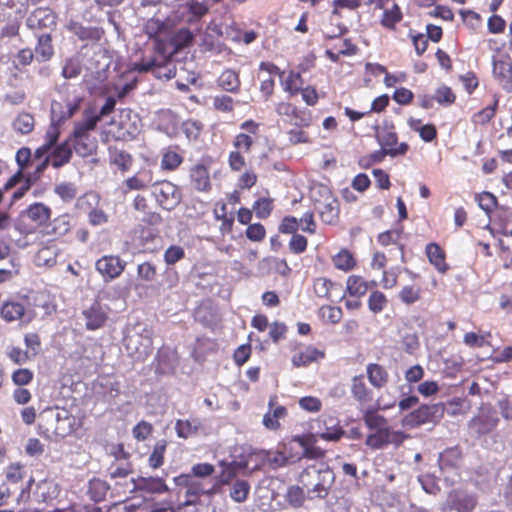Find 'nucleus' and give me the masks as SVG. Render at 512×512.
Instances as JSON below:
<instances>
[{"mask_svg": "<svg viewBox=\"0 0 512 512\" xmlns=\"http://www.w3.org/2000/svg\"><path fill=\"white\" fill-rule=\"evenodd\" d=\"M298 481L310 498L324 499L335 482V473L326 463L312 464L302 470Z\"/></svg>", "mask_w": 512, "mask_h": 512, "instance_id": "nucleus-1", "label": "nucleus"}, {"mask_svg": "<svg viewBox=\"0 0 512 512\" xmlns=\"http://www.w3.org/2000/svg\"><path fill=\"white\" fill-rule=\"evenodd\" d=\"M52 210L41 202L29 205L23 210L15 221V228L22 234L28 235L35 232H43V227L51 219Z\"/></svg>", "mask_w": 512, "mask_h": 512, "instance_id": "nucleus-2", "label": "nucleus"}, {"mask_svg": "<svg viewBox=\"0 0 512 512\" xmlns=\"http://www.w3.org/2000/svg\"><path fill=\"white\" fill-rule=\"evenodd\" d=\"M15 159L18 164V170L4 185V189L9 190L20 184V187L12 194V201L21 199L32 186L31 176H24L23 174L30 163L31 150L27 147L20 148L16 153Z\"/></svg>", "mask_w": 512, "mask_h": 512, "instance_id": "nucleus-3", "label": "nucleus"}, {"mask_svg": "<svg viewBox=\"0 0 512 512\" xmlns=\"http://www.w3.org/2000/svg\"><path fill=\"white\" fill-rule=\"evenodd\" d=\"M174 483L177 487L186 489L183 505H195L203 495L211 496L217 492L216 484L209 485L193 475L180 474L174 478Z\"/></svg>", "mask_w": 512, "mask_h": 512, "instance_id": "nucleus-4", "label": "nucleus"}, {"mask_svg": "<svg viewBox=\"0 0 512 512\" xmlns=\"http://www.w3.org/2000/svg\"><path fill=\"white\" fill-rule=\"evenodd\" d=\"M275 112L279 116L286 117L289 123L297 128H308L313 121L312 112L306 108H300L289 101H280L275 105Z\"/></svg>", "mask_w": 512, "mask_h": 512, "instance_id": "nucleus-5", "label": "nucleus"}, {"mask_svg": "<svg viewBox=\"0 0 512 512\" xmlns=\"http://www.w3.org/2000/svg\"><path fill=\"white\" fill-rule=\"evenodd\" d=\"M443 411L444 407L442 404L420 405L417 409L404 416L403 425L414 428L434 422L443 415Z\"/></svg>", "mask_w": 512, "mask_h": 512, "instance_id": "nucleus-6", "label": "nucleus"}, {"mask_svg": "<svg viewBox=\"0 0 512 512\" xmlns=\"http://www.w3.org/2000/svg\"><path fill=\"white\" fill-rule=\"evenodd\" d=\"M153 195L157 203L165 210L174 209L182 200L179 187L168 180L155 183Z\"/></svg>", "mask_w": 512, "mask_h": 512, "instance_id": "nucleus-7", "label": "nucleus"}, {"mask_svg": "<svg viewBox=\"0 0 512 512\" xmlns=\"http://www.w3.org/2000/svg\"><path fill=\"white\" fill-rule=\"evenodd\" d=\"M376 140L391 157L404 156L409 150V145L406 142L399 143L398 134L393 124L385 126L381 133L376 135Z\"/></svg>", "mask_w": 512, "mask_h": 512, "instance_id": "nucleus-8", "label": "nucleus"}, {"mask_svg": "<svg viewBox=\"0 0 512 512\" xmlns=\"http://www.w3.org/2000/svg\"><path fill=\"white\" fill-rule=\"evenodd\" d=\"M405 438L406 435L403 432L393 431L388 427L375 430L373 433L368 434L365 444L373 450H379L389 444L399 446L404 442Z\"/></svg>", "mask_w": 512, "mask_h": 512, "instance_id": "nucleus-9", "label": "nucleus"}, {"mask_svg": "<svg viewBox=\"0 0 512 512\" xmlns=\"http://www.w3.org/2000/svg\"><path fill=\"white\" fill-rule=\"evenodd\" d=\"M125 268L126 262L117 255H104L95 262V269L105 282L120 277Z\"/></svg>", "mask_w": 512, "mask_h": 512, "instance_id": "nucleus-10", "label": "nucleus"}, {"mask_svg": "<svg viewBox=\"0 0 512 512\" xmlns=\"http://www.w3.org/2000/svg\"><path fill=\"white\" fill-rule=\"evenodd\" d=\"M189 183L191 187L201 193H208L212 190V183L209 172V165L198 162L189 168Z\"/></svg>", "mask_w": 512, "mask_h": 512, "instance_id": "nucleus-11", "label": "nucleus"}, {"mask_svg": "<svg viewBox=\"0 0 512 512\" xmlns=\"http://www.w3.org/2000/svg\"><path fill=\"white\" fill-rule=\"evenodd\" d=\"M57 24L56 13L48 7L36 8L28 17L27 25L33 30H53Z\"/></svg>", "mask_w": 512, "mask_h": 512, "instance_id": "nucleus-12", "label": "nucleus"}, {"mask_svg": "<svg viewBox=\"0 0 512 512\" xmlns=\"http://www.w3.org/2000/svg\"><path fill=\"white\" fill-rule=\"evenodd\" d=\"M259 70L269 74V77L267 79H263L260 83V92L264 100H268L272 97L275 90V80L273 76L278 75L280 78H283L285 72L281 70L276 64L269 61L260 62Z\"/></svg>", "mask_w": 512, "mask_h": 512, "instance_id": "nucleus-13", "label": "nucleus"}, {"mask_svg": "<svg viewBox=\"0 0 512 512\" xmlns=\"http://www.w3.org/2000/svg\"><path fill=\"white\" fill-rule=\"evenodd\" d=\"M425 255L428 262L439 274L445 275L450 270V265L447 262L446 251L438 243H428L425 246Z\"/></svg>", "mask_w": 512, "mask_h": 512, "instance_id": "nucleus-14", "label": "nucleus"}, {"mask_svg": "<svg viewBox=\"0 0 512 512\" xmlns=\"http://www.w3.org/2000/svg\"><path fill=\"white\" fill-rule=\"evenodd\" d=\"M147 335L137 334L126 338V348L131 354H136L138 357H146L153 351V340L149 333Z\"/></svg>", "mask_w": 512, "mask_h": 512, "instance_id": "nucleus-15", "label": "nucleus"}, {"mask_svg": "<svg viewBox=\"0 0 512 512\" xmlns=\"http://www.w3.org/2000/svg\"><path fill=\"white\" fill-rule=\"evenodd\" d=\"M277 396H271L268 402L269 411L263 416V425L269 430H278L280 428V419L287 416V409L285 406L278 405Z\"/></svg>", "mask_w": 512, "mask_h": 512, "instance_id": "nucleus-16", "label": "nucleus"}, {"mask_svg": "<svg viewBox=\"0 0 512 512\" xmlns=\"http://www.w3.org/2000/svg\"><path fill=\"white\" fill-rule=\"evenodd\" d=\"M153 172L149 169H142L133 176L127 178L122 184V192L127 194L134 190H145L152 183Z\"/></svg>", "mask_w": 512, "mask_h": 512, "instance_id": "nucleus-17", "label": "nucleus"}, {"mask_svg": "<svg viewBox=\"0 0 512 512\" xmlns=\"http://www.w3.org/2000/svg\"><path fill=\"white\" fill-rule=\"evenodd\" d=\"M325 351L319 350L313 345H308L304 350L294 354L291 358L292 364L296 368L306 367L312 363L319 362L325 358Z\"/></svg>", "mask_w": 512, "mask_h": 512, "instance_id": "nucleus-18", "label": "nucleus"}, {"mask_svg": "<svg viewBox=\"0 0 512 512\" xmlns=\"http://www.w3.org/2000/svg\"><path fill=\"white\" fill-rule=\"evenodd\" d=\"M499 419L489 413H481L473 417L469 422V427L478 436L491 433L498 425Z\"/></svg>", "mask_w": 512, "mask_h": 512, "instance_id": "nucleus-19", "label": "nucleus"}, {"mask_svg": "<svg viewBox=\"0 0 512 512\" xmlns=\"http://www.w3.org/2000/svg\"><path fill=\"white\" fill-rule=\"evenodd\" d=\"M83 315L85 317L86 328L88 330H97L102 328L108 319L107 312L97 301L94 302L88 309L84 310Z\"/></svg>", "mask_w": 512, "mask_h": 512, "instance_id": "nucleus-20", "label": "nucleus"}, {"mask_svg": "<svg viewBox=\"0 0 512 512\" xmlns=\"http://www.w3.org/2000/svg\"><path fill=\"white\" fill-rule=\"evenodd\" d=\"M493 76L504 89L512 84V60L509 56L494 60Z\"/></svg>", "mask_w": 512, "mask_h": 512, "instance_id": "nucleus-21", "label": "nucleus"}, {"mask_svg": "<svg viewBox=\"0 0 512 512\" xmlns=\"http://www.w3.org/2000/svg\"><path fill=\"white\" fill-rule=\"evenodd\" d=\"M220 466L221 471L218 475V483L220 485H229L240 472L248 468V463L246 461H222Z\"/></svg>", "mask_w": 512, "mask_h": 512, "instance_id": "nucleus-22", "label": "nucleus"}, {"mask_svg": "<svg viewBox=\"0 0 512 512\" xmlns=\"http://www.w3.org/2000/svg\"><path fill=\"white\" fill-rule=\"evenodd\" d=\"M451 509L457 512H472L477 505V497L461 491H454L449 495Z\"/></svg>", "mask_w": 512, "mask_h": 512, "instance_id": "nucleus-23", "label": "nucleus"}, {"mask_svg": "<svg viewBox=\"0 0 512 512\" xmlns=\"http://www.w3.org/2000/svg\"><path fill=\"white\" fill-rule=\"evenodd\" d=\"M108 160L111 166H115L122 173L129 171L133 165L132 155L117 146L108 147Z\"/></svg>", "mask_w": 512, "mask_h": 512, "instance_id": "nucleus-24", "label": "nucleus"}, {"mask_svg": "<svg viewBox=\"0 0 512 512\" xmlns=\"http://www.w3.org/2000/svg\"><path fill=\"white\" fill-rule=\"evenodd\" d=\"M350 392L353 399L360 404L369 403L374 397L373 391L366 384L363 375H356L352 378Z\"/></svg>", "mask_w": 512, "mask_h": 512, "instance_id": "nucleus-25", "label": "nucleus"}, {"mask_svg": "<svg viewBox=\"0 0 512 512\" xmlns=\"http://www.w3.org/2000/svg\"><path fill=\"white\" fill-rule=\"evenodd\" d=\"M366 374L369 383L372 385V387L378 390L384 388L390 379L387 369L378 363L367 364Z\"/></svg>", "mask_w": 512, "mask_h": 512, "instance_id": "nucleus-26", "label": "nucleus"}, {"mask_svg": "<svg viewBox=\"0 0 512 512\" xmlns=\"http://www.w3.org/2000/svg\"><path fill=\"white\" fill-rule=\"evenodd\" d=\"M331 261L337 270L344 273L354 270L358 265L356 256L347 248L340 249L331 257Z\"/></svg>", "mask_w": 512, "mask_h": 512, "instance_id": "nucleus-27", "label": "nucleus"}, {"mask_svg": "<svg viewBox=\"0 0 512 512\" xmlns=\"http://www.w3.org/2000/svg\"><path fill=\"white\" fill-rule=\"evenodd\" d=\"M99 122V116H94L92 110H85L83 119L74 125L73 132L70 137H88L89 133L93 131Z\"/></svg>", "mask_w": 512, "mask_h": 512, "instance_id": "nucleus-28", "label": "nucleus"}, {"mask_svg": "<svg viewBox=\"0 0 512 512\" xmlns=\"http://www.w3.org/2000/svg\"><path fill=\"white\" fill-rule=\"evenodd\" d=\"M463 459L462 450L459 446L445 449L439 454L438 464L441 470L456 469Z\"/></svg>", "mask_w": 512, "mask_h": 512, "instance_id": "nucleus-29", "label": "nucleus"}, {"mask_svg": "<svg viewBox=\"0 0 512 512\" xmlns=\"http://www.w3.org/2000/svg\"><path fill=\"white\" fill-rule=\"evenodd\" d=\"M203 429V424L198 418L186 420L178 419L175 423V431L179 438L188 439L197 435Z\"/></svg>", "mask_w": 512, "mask_h": 512, "instance_id": "nucleus-30", "label": "nucleus"}, {"mask_svg": "<svg viewBox=\"0 0 512 512\" xmlns=\"http://www.w3.org/2000/svg\"><path fill=\"white\" fill-rule=\"evenodd\" d=\"M47 157L51 162V166L56 169L69 163L72 158V148L69 141L57 145Z\"/></svg>", "mask_w": 512, "mask_h": 512, "instance_id": "nucleus-31", "label": "nucleus"}, {"mask_svg": "<svg viewBox=\"0 0 512 512\" xmlns=\"http://www.w3.org/2000/svg\"><path fill=\"white\" fill-rule=\"evenodd\" d=\"M178 150V146L168 147L163 150L160 162V167L163 171L172 172L181 166L184 158Z\"/></svg>", "mask_w": 512, "mask_h": 512, "instance_id": "nucleus-32", "label": "nucleus"}, {"mask_svg": "<svg viewBox=\"0 0 512 512\" xmlns=\"http://www.w3.org/2000/svg\"><path fill=\"white\" fill-rule=\"evenodd\" d=\"M67 141L72 143L73 149L81 157L93 155L97 149L95 137H70Z\"/></svg>", "mask_w": 512, "mask_h": 512, "instance_id": "nucleus-33", "label": "nucleus"}, {"mask_svg": "<svg viewBox=\"0 0 512 512\" xmlns=\"http://www.w3.org/2000/svg\"><path fill=\"white\" fill-rule=\"evenodd\" d=\"M131 113L130 109H122L118 115L119 120L113 121V124H118L119 126L117 138L129 139L134 137L137 127L134 123L129 122Z\"/></svg>", "mask_w": 512, "mask_h": 512, "instance_id": "nucleus-34", "label": "nucleus"}, {"mask_svg": "<svg viewBox=\"0 0 512 512\" xmlns=\"http://www.w3.org/2000/svg\"><path fill=\"white\" fill-rule=\"evenodd\" d=\"M35 53L38 62H46L53 57L54 47L50 33L45 32L38 36V41L35 46Z\"/></svg>", "mask_w": 512, "mask_h": 512, "instance_id": "nucleus-35", "label": "nucleus"}, {"mask_svg": "<svg viewBox=\"0 0 512 512\" xmlns=\"http://www.w3.org/2000/svg\"><path fill=\"white\" fill-rule=\"evenodd\" d=\"M499 105V99L496 95L493 96V101L488 106L473 114L471 121L475 126L487 125L496 115Z\"/></svg>", "mask_w": 512, "mask_h": 512, "instance_id": "nucleus-36", "label": "nucleus"}, {"mask_svg": "<svg viewBox=\"0 0 512 512\" xmlns=\"http://www.w3.org/2000/svg\"><path fill=\"white\" fill-rule=\"evenodd\" d=\"M369 290V283L360 275H350L346 280V292L354 298L363 297Z\"/></svg>", "mask_w": 512, "mask_h": 512, "instance_id": "nucleus-37", "label": "nucleus"}, {"mask_svg": "<svg viewBox=\"0 0 512 512\" xmlns=\"http://www.w3.org/2000/svg\"><path fill=\"white\" fill-rule=\"evenodd\" d=\"M138 490L150 493H163L168 491V487L162 478L139 477L135 483Z\"/></svg>", "mask_w": 512, "mask_h": 512, "instance_id": "nucleus-38", "label": "nucleus"}, {"mask_svg": "<svg viewBox=\"0 0 512 512\" xmlns=\"http://www.w3.org/2000/svg\"><path fill=\"white\" fill-rule=\"evenodd\" d=\"M303 77L300 72L297 71H289L287 76L281 81L282 89L285 93H287L290 97L296 96L301 91L303 86Z\"/></svg>", "mask_w": 512, "mask_h": 512, "instance_id": "nucleus-39", "label": "nucleus"}, {"mask_svg": "<svg viewBox=\"0 0 512 512\" xmlns=\"http://www.w3.org/2000/svg\"><path fill=\"white\" fill-rule=\"evenodd\" d=\"M165 29V23L159 19L150 18L144 25V32L149 38L155 39V49L163 52V42L157 36Z\"/></svg>", "mask_w": 512, "mask_h": 512, "instance_id": "nucleus-40", "label": "nucleus"}, {"mask_svg": "<svg viewBox=\"0 0 512 512\" xmlns=\"http://www.w3.org/2000/svg\"><path fill=\"white\" fill-rule=\"evenodd\" d=\"M218 84L227 92H238L241 85L239 74L232 69H226L220 74Z\"/></svg>", "mask_w": 512, "mask_h": 512, "instance_id": "nucleus-41", "label": "nucleus"}, {"mask_svg": "<svg viewBox=\"0 0 512 512\" xmlns=\"http://www.w3.org/2000/svg\"><path fill=\"white\" fill-rule=\"evenodd\" d=\"M293 440L303 448V458L318 460L325 457V450L311 444L309 438L305 436H295Z\"/></svg>", "mask_w": 512, "mask_h": 512, "instance_id": "nucleus-42", "label": "nucleus"}, {"mask_svg": "<svg viewBox=\"0 0 512 512\" xmlns=\"http://www.w3.org/2000/svg\"><path fill=\"white\" fill-rule=\"evenodd\" d=\"M383 10L380 24L386 29L395 30L396 25L403 19L401 8L394 3L391 8H384Z\"/></svg>", "mask_w": 512, "mask_h": 512, "instance_id": "nucleus-43", "label": "nucleus"}, {"mask_svg": "<svg viewBox=\"0 0 512 512\" xmlns=\"http://www.w3.org/2000/svg\"><path fill=\"white\" fill-rule=\"evenodd\" d=\"M216 220L221 221L220 231L222 234H229L233 230L234 217L228 215L227 205L224 202L217 203L216 208L213 211Z\"/></svg>", "mask_w": 512, "mask_h": 512, "instance_id": "nucleus-44", "label": "nucleus"}, {"mask_svg": "<svg viewBox=\"0 0 512 512\" xmlns=\"http://www.w3.org/2000/svg\"><path fill=\"white\" fill-rule=\"evenodd\" d=\"M110 489L109 484L99 478H93L89 481L87 494L94 502L103 501Z\"/></svg>", "mask_w": 512, "mask_h": 512, "instance_id": "nucleus-45", "label": "nucleus"}, {"mask_svg": "<svg viewBox=\"0 0 512 512\" xmlns=\"http://www.w3.org/2000/svg\"><path fill=\"white\" fill-rule=\"evenodd\" d=\"M335 283L326 277H318L313 281V290L317 297L332 301V290Z\"/></svg>", "mask_w": 512, "mask_h": 512, "instance_id": "nucleus-46", "label": "nucleus"}, {"mask_svg": "<svg viewBox=\"0 0 512 512\" xmlns=\"http://www.w3.org/2000/svg\"><path fill=\"white\" fill-rule=\"evenodd\" d=\"M367 305L373 314H380L388 306V298L383 292L379 290H373L369 294Z\"/></svg>", "mask_w": 512, "mask_h": 512, "instance_id": "nucleus-47", "label": "nucleus"}, {"mask_svg": "<svg viewBox=\"0 0 512 512\" xmlns=\"http://www.w3.org/2000/svg\"><path fill=\"white\" fill-rule=\"evenodd\" d=\"M249 493H250V484L247 480H244V479H237L231 489H230V498L237 502V503H242V502H245L248 497H249Z\"/></svg>", "mask_w": 512, "mask_h": 512, "instance_id": "nucleus-48", "label": "nucleus"}, {"mask_svg": "<svg viewBox=\"0 0 512 512\" xmlns=\"http://www.w3.org/2000/svg\"><path fill=\"white\" fill-rule=\"evenodd\" d=\"M167 441L162 439L156 442L148 458V464L153 469H158L164 464Z\"/></svg>", "mask_w": 512, "mask_h": 512, "instance_id": "nucleus-49", "label": "nucleus"}, {"mask_svg": "<svg viewBox=\"0 0 512 512\" xmlns=\"http://www.w3.org/2000/svg\"><path fill=\"white\" fill-rule=\"evenodd\" d=\"M318 315L323 322L335 325L341 321L343 311L338 306L323 305L319 308Z\"/></svg>", "mask_w": 512, "mask_h": 512, "instance_id": "nucleus-50", "label": "nucleus"}, {"mask_svg": "<svg viewBox=\"0 0 512 512\" xmlns=\"http://www.w3.org/2000/svg\"><path fill=\"white\" fill-rule=\"evenodd\" d=\"M252 208L257 218L267 219L274 209V201L270 197H261L255 200Z\"/></svg>", "mask_w": 512, "mask_h": 512, "instance_id": "nucleus-51", "label": "nucleus"}, {"mask_svg": "<svg viewBox=\"0 0 512 512\" xmlns=\"http://www.w3.org/2000/svg\"><path fill=\"white\" fill-rule=\"evenodd\" d=\"M71 229L70 217L68 214L59 215L56 217L51 224V229L46 234L54 235L55 237H61L66 235Z\"/></svg>", "mask_w": 512, "mask_h": 512, "instance_id": "nucleus-52", "label": "nucleus"}, {"mask_svg": "<svg viewBox=\"0 0 512 512\" xmlns=\"http://www.w3.org/2000/svg\"><path fill=\"white\" fill-rule=\"evenodd\" d=\"M193 34L187 28L179 29L170 38V44L173 46L174 51L183 49L193 42Z\"/></svg>", "mask_w": 512, "mask_h": 512, "instance_id": "nucleus-53", "label": "nucleus"}, {"mask_svg": "<svg viewBox=\"0 0 512 512\" xmlns=\"http://www.w3.org/2000/svg\"><path fill=\"white\" fill-rule=\"evenodd\" d=\"M422 290L415 285H405L398 293V298L405 305H412L421 299Z\"/></svg>", "mask_w": 512, "mask_h": 512, "instance_id": "nucleus-54", "label": "nucleus"}, {"mask_svg": "<svg viewBox=\"0 0 512 512\" xmlns=\"http://www.w3.org/2000/svg\"><path fill=\"white\" fill-rule=\"evenodd\" d=\"M363 420L366 427L371 430L388 428L387 419L384 416L378 414L376 410H366L363 413Z\"/></svg>", "mask_w": 512, "mask_h": 512, "instance_id": "nucleus-55", "label": "nucleus"}, {"mask_svg": "<svg viewBox=\"0 0 512 512\" xmlns=\"http://www.w3.org/2000/svg\"><path fill=\"white\" fill-rule=\"evenodd\" d=\"M164 68L161 64H159L155 57H151L149 59H142L139 62H134L131 65V71L136 72H149L152 71L154 74H156L158 77L161 76L160 70Z\"/></svg>", "mask_w": 512, "mask_h": 512, "instance_id": "nucleus-56", "label": "nucleus"}, {"mask_svg": "<svg viewBox=\"0 0 512 512\" xmlns=\"http://www.w3.org/2000/svg\"><path fill=\"white\" fill-rule=\"evenodd\" d=\"M303 486H290L287 489L285 500L293 508H300L305 503V493Z\"/></svg>", "mask_w": 512, "mask_h": 512, "instance_id": "nucleus-57", "label": "nucleus"}, {"mask_svg": "<svg viewBox=\"0 0 512 512\" xmlns=\"http://www.w3.org/2000/svg\"><path fill=\"white\" fill-rule=\"evenodd\" d=\"M320 220L328 225H334L339 220V208L336 202L323 205L319 210Z\"/></svg>", "mask_w": 512, "mask_h": 512, "instance_id": "nucleus-58", "label": "nucleus"}, {"mask_svg": "<svg viewBox=\"0 0 512 512\" xmlns=\"http://www.w3.org/2000/svg\"><path fill=\"white\" fill-rule=\"evenodd\" d=\"M34 125V117L30 113H20L13 122L14 130L21 134L32 132Z\"/></svg>", "mask_w": 512, "mask_h": 512, "instance_id": "nucleus-59", "label": "nucleus"}, {"mask_svg": "<svg viewBox=\"0 0 512 512\" xmlns=\"http://www.w3.org/2000/svg\"><path fill=\"white\" fill-rule=\"evenodd\" d=\"M132 472L133 468L129 460H124V462L114 461L108 467V474L112 479L125 478Z\"/></svg>", "mask_w": 512, "mask_h": 512, "instance_id": "nucleus-60", "label": "nucleus"}, {"mask_svg": "<svg viewBox=\"0 0 512 512\" xmlns=\"http://www.w3.org/2000/svg\"><path fill=\"white\" fill-rule=\"evenodd\" d=\"M24 311V306L18 302H5L2 305V317L7 321L20 319Z\"/></svg>", "mask_w": 512, "mask_h": 512, "instance_id": "nucleus-61", "label": "nucleus"}, {"mask_svg": "<svg viewBox=\"0 0 512 512\" xmlns=\"http://www.w3.org/2000/svg\"><path fill=\"white\" fill-rule=\"evenodd\" d=\"M54 192L64 202H71L77 196V187L72 182H62L55 186Z\"/></svg>", "mask_w": 512, "mask_h": 512, "instance_id": "nucleus-62", "label": "nucleus"}, {"mask_svg": "<svg viewBox=\"0 0 512 512\" xmlns=\"http://www.w3.org/2000/svg\"><path fill=\"white\" fill-rule=\"evenodd\" d=\"M254 139L248 133H238L233 139V147L235 151L249 153L254 145Z\"/></svg>", "mask_w": 512, "mask_h": 512, "instance_id": "nucleus-63", "label": "nucleus"}, {"mask_svg": "<svg viewBox=\"0 0 512 512\" xmlns=\"http://www.w3.org/2000/svg\"><path fill=\"white\" fill-rule=\"evenodd\" d=\"M203 129V124L198 120L188 119L182 124V131L190 140H196Z\"/></svg>", "mask_w": 512, "mask_h": 512, "instance_id": "nucleus-64", "label": "nucleus"}]
</instances>
